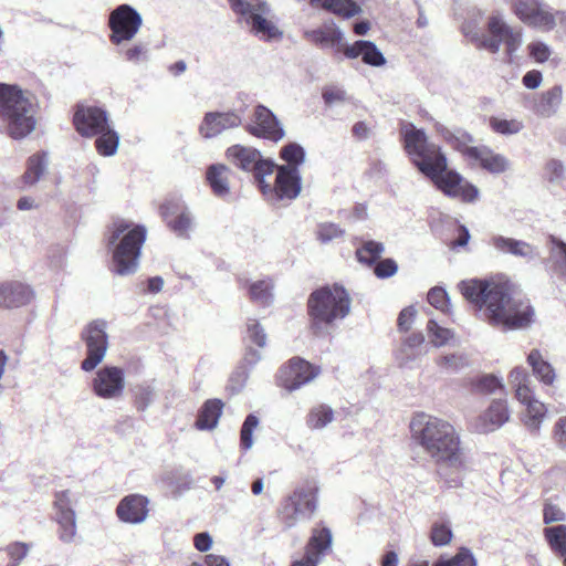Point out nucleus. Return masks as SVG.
<instances>
[{
  "label": "nucleus",
  "mask_w": 566,
  "mask_h": 566,
  "mask_svg": "<svg viewBox=\"0 0 566 566\" xmlns=\"http://www.w3.org/2000/svg\"><path fill=\"white\" fill-rule=\"evenodd\" d=\"M458 287L492 327L515 331L534 322L535 311L530 301L513 297L505 281L470 279L461 281Z\"/></svg>",
  "instance_id": "nucleus-1"
},
{
  "label": "nucleus",
  "mask_w": 566,
  "mask_h": 566,
  "mask_svg": "<svg viewBox=\"0 0 566 566\" xmlns=\"http://www.w3.org/2000/svg\"><path fill=\"white\" fill-rule=\"evenodd\" d=\"M410 431L415 441L439 465L440 471L444 468L455 472L468 469V458L460 436L447 420L420 412L411 419Z\"/></svg>",
  "instance_id": "nucleus-2"
},
{
  "label": "nucleus",
  "mask_w": 566,
  "mask_h": 566,
  "mask_svg": "<svg viewBox=\"0 0 566 566\" xmlns=\"http://www.w3.org/2000/svg\"><path fill=\"white\" fill-rule=\"evenodd\" d=\"M146 228L125 219L113 222L107 245L112 248V271L120 276L137 271L142 247L146 240Z\"/></svg>",
  "instance_id": "nucleus-3"
},
{
  "label": "nucleus",
  "mask_w": 566,
  "mask_h": 566,
  "mask_svg": "<svg viewBox=\"0 0 566 566\" xmlns=\"http://www.w3.org/2000/svg\"><path fill=\"white\" fill-rule=\"evenodd\" d=\"M38 105L33 95L18 85L2 83V119L13 139L29 136L36 127Z\"/></svg>",
  "instance_id": "nucleus-4"
},
{
  "label": "nucleus",
  "mask_w": 566,
  "mask_h": 566,
  "mask_svg": "<svg viewBox=\"0 0 566 566\" xmlns=\"http://www.w3.org/2000/svg\"><path fill=\"white\" fill-rule=\"evenodd\" d=\"M488 34H480L473 30L470 24L462 27V32L472 42L476 43L479 49L497 53L501 45L505 46L510 57L521 48L523 43V31L520 27H513L507 23L504 15L500 12H493L486 21Z\"/></svg>",
  "instance_id": "nucleus-5"
},
{
  "label": "nucleus",
  "mask_w": 566,
  "mask_h": 566,
  "mask_svg": "<svg viewBox=\"0 0 566 566\" xmlns=\"http://www.w3.org/2000/svg\"><path fill=\"white\" fill-rule=\"evenodd\" d=\"M352 300L340 285L324 286L314 291L307 301L312 327L318 333L323 327L345 318L350 312Z\"/></svg>",
  "instance_id": "nucleus-6"
},
{
  "label": "nucleus",
  "mask_w": 566,
  "mask_h": 566,
  "mask_svg": "<svg viewBox=\"0 0 566 566\" xmlns=\"http://www.w3.org/2000/svg\"><path fill=\"white\" fill-rule=\"evenodd\" d=\"M401 135L407 154L424 176H434L436 171L448 168L447 157L438 145L429 140L423 129L408 123L402 126Z\"/></svg>",
  "instance_id": "nucleus-7"
},
{
  "label": "nucleus",
  "mask_w": 566,
  "mask_h": 566,
  "mask_svg": "<svg viewBox=\"0 0 566 566\" xmlns=\"http://www.w3.org/2000/svg\"><path fill=\"white\" fill-rule=\"evenodd\" d=\"M318 485L315 481L306 480L297 484L286 495L277 510L279 517L286 528L310 521L318 509Z\"/></svg>",
  "instance_id": "nucleus-8"
},
{
  "label": "nucleus",
  "mask_w": 566,
  "mask_h": 566,
  "mask_svg": "<svg viewBox=\"0 0 566 566\" xmlns=\"http://www.w3.org/2000/svg\"><path fill=\"white\" fill-rule=\"evenodd\" d=\"M232 10L239 15L250 31L261 40H272L282 36L276 25L266 19L269 7L262 0H229Z\"/></svg>",
  "instance_id": "nucleus-9"
},
{
  "label": "nucleus",
  "mask_w": 566,
  "mask_h": 566,
  "mask_svg": "<svg viewBox=\"0 0 566 566\" xmlns=\"http://www.w3.org/2000/svg\"><path fill=\"white\" fill-rule=\"evenodd\" d=\"M107 323L104 319L91 322L82 332L86 356L81 363L83 371L94 370L105 358L108 349Z\"/></svg>",
  "instance_id": "nucleus-10"
},
{
  "label": "nucleus",
  "mask_w": 566,
  "mask_h": 566,
  "mask_svg": "<svg viewBox=\"0 0 566 566\" xmlns=\"http://www.w3.org/2000/svg\"><path fill=\"white\" fill-rule=\"evenodd\" d=\"M228 157L232 163L244 171H251L263 193L269 184L265 177L271 175L275 168L273 161L263 159L261 154L251 147L234 145L227 150Z\"/></svg>",
  "instance_id": "nucleus-11"
},
{
  "label": "nucleus",
  "mask_w": 566,
  "mask_h": 566,
  "mask_svg": "<svg viewBox=\"0 0 566 566\" xmlns=\"http://www.w3.org/2000/svg\"><path fill=\"white\" fill-rule=\"evenodd\" d=\"M142 25L143 18L140 13L129 4H120L109 13V41L115 45L130 41L136 36Z\"/></svg>",
  "instance_id": "nucleus-12"
},
{
  "label": "nucleus",
  "mask_w": 566,
  "mask_h": 566,
  "mask_svg": "<svg viewBox=\"0 0 566 566\" xmlns=\"http://www.w3.org/2000/svg\"><path fill=\"white\" fill-rule=\"evenodd\" d=\"M512 11L524 24L543 32L556 27V18L543 0H514Z\"/></svg>",
  "instance_id": "nucleus-13"
},
{
  "label": "nucleus",
  "mask_w": 566,
  "mask_h": 566,
  "mask_svg": "<svg viewBox=\"0 0 566 566\" xmlns=\"http://www.w3.org/2000/svg\"><path fill=\"white\" fill-rule=\"evenodd\" d=\"M159 212L170 231L179 238H188L195 228V217L186 202L179 198L166 200Z\"/></svg>",
  "instance_id": "nucleus-14"
},
{
  "label": "nucleus",
  "mask_w": 566,
  "mask_h": 566,
  "mask_svg": "<svg viewBox=\"0 0 566 566\" xmlns=\"http://www.w3.org/2000/svg\"><path fill=\"white\" fill-rule=\"evenodd\" d=\"M93 394L104 400H114L123 396L125 390V373L117 366H104L99 368L92 381Z\"/></svg>",
  "instance_id": "nucleus-15"
},
{
  "label": "nucleus",
  "mask_w": 566,
  "mask_h": 566,
  "mask_svg": "<svg viewBox=\"0 0 566 566\" xmlns=\"http://www.w3.org/2000/svg\"><path fill=\"white\" fill-rule=\"evenodd\" d=\"M321 373L319 367L294 357L279 371V381L289 391H294L314 380Z\"/></svg>",
  "instance_id": "nucleus-16"
},
{
  "label": "nucleus",
  "mask_w": 566,
  "mask_h": 566,
  "mask_svg": "<svg viewBox=\"0 0 566 566\" xmlns=\"http://www.w3.org/2000/svg\"><path fill=\"white\" fill-rule=\"evenodd\" d=\"M247 130L253 136L272 142H279L285 135L276 116L263 105H258L254 108L252 123L247 126Z\"/></svg>",
  "instance_id": "nucleus-17"
},
{
  "label": "nucleus",
  "mask_w": 566,
  "mask_h": 566,
  "mask_svg": "<svg viewBox=\"0 0 566 566\" xmlns=\"http://www.w3.org/2000/svg\"><path fill=\"white\" fill-rule=\"evenodd\" d=\"M242 124V115L238 109L227 112H208L199 126V132L205 138H213L223 132L237 128Z\"/></svg>",
  "instance_id": "nucleus-18"
},
{
  "label": "nucleus",
  "mask_w": 566,
  "mask_h": 566,
  "mask_svg": "<svg viewBox=\"0 0 566 566\" xmlns=\"http://www.w3.org/2000/svg\"><path fill=\"white\" fill-rule=\"evenodd\" d=\"M74 125L82 136H96L109 125L107 112L97 106L81 105L74 114Z\"/></svg>",
  "instance_id": "nucleus-19"
},
{
  "label": "nucleus",
  "mask_w": 566,
  "mask_h": 566,
  "mask_svg": "<svg viewBox=\"0 0 566 566\" xmlns=\"http://www.w3.org/2000/svg\"><path fill=\"white\" fill-rule=\"evenodd\" d=\"M332 532L327 527L314 528L305 546V554L295 560L292 566H317L324 555L331 549Z\"/></svg>",
  "instance_id": "nucleus-20"
},
{
  "label": "nucleus",
  "mask_w": 566,
  "mask_h": 566,
  "mask_svg": "<svg viewBox=\"0 0 566 566\" xmlns=\"http://www.w3.org/2000/svg\"><path fill=\"white\" fill-rule=\"evenodd\" d=\"M301 192V175L297 167L281 166L277 169L275 187L271 185L265 188L264 195H270L276 199H295Z\"/></svg>",
  "instance_id": "nucleus-21"
},
{
  "label": "nucleus",
  "mask_w": 566,
  "mask_h": 566,
  "mask_svg": "<svg viewBox=\"0 0 566 566\" xmlns=\"http://www.w3.org/2000/svg\"><path fill=\"white\" fill-rule=\"evenodd\" d=\"M149 500L142 494H129L124 496L117 507L118 520L126 524L137 525L144 523L149 514Z\"/></svg>",
  "instance_id": "nucleus-22"
},
{
  "label": "nucleus",
  "mask_w": 566,
  "mask_h": 566,
  "mask_svg": "<svg viewBox=\"0 0 566 566\" xmlns=\"http://www.w3.org/2000/svg\"><path fill=\"white\" fill-rule=\"evenodd\" d=\"M564 99V88L556 84L532 97L528 108L538 117L551 118L555 116Z\"/></svg>",
  "instance_id": "nucleus-23"
},
{
  "label": "nucleus",
  "mask_w": 566,
  "mask_h": 566,
  "mask_svg": "<svg viewBox=\"0 0 566 566\" xmlns=\"http://www.w3.org/2000/svg\"><path fill=\"white\" fill-rule=\"evenodd\" d=\"M434 129L439 136L454 150L461 153L468 160L473 156V150L479 146H472L474 139L471 134L459 127H448L441 123L434 124Z\"/></svg>",
  "instance_id": "nucleus-24"
},
{
  "label": "nucleus",
  "mask_w": 566,
  "mask_h": 566,
  "mask_svg": "<svg viewBox=\"0 0 566 566\" xmlns=\"http://www.w3.org/2000/svg\"><path fill=\"white\" fill-rule=\"evenodd\" d=\"M510 419L506 400L495 399L489 408L476 419V430L483 433L501 428Z\"/></svg>",
  "instance_id": "nucleus-25"
},
{
  "label": "nucleus",
  "mask_w": 566,
  "mask_h": 566,
  "mask_svg": "<svg viewBox=\"0 0 566 566\" xmlns=\"http://www.w3.org/2000/svg\"><path fill=\"white\" fill-rule=\"evenodd\" d=\"M344 55L347 59L361 57L367 65L379 67L386 64V57L377 45L371 41L358 40L344 49Z\"/></svg>",
  "instance_id": "nucleus-26"
},
{
  "label": "nucleus",
  "mask_w": 566,
  "mask_h": 566,
  "mask_svg": "<svg viewBox=\"0 0 566 566\" xmlns=\"http://www.w3.org/2000/svg\"><path fill=\"white\" fill-rule=\"evenodd\" d=\"M472 154L470 161L479 163L483 169L491 174L499 175L510 168V160L505 156L494 153L486 146H479Z\"/></svg>",
  "instance_id": "nucleus-27"
},
{
  "label": "nucleus",
  "mask_w": 566,
  "mask_h": 566,
  "mask_svg": "<svg viewBox=\"0 0 566 566\" xmlns=\"http://www.w3.org/2000/svg\"><path fill=\"white\" fill-rule=\"evenodd\" d=\"M33 291L22 282H7L2 284V306L8 308L29 304L33 298Z\"/></svg>",
  "instance_id": "nucleus-28"
},
{
  "label": "nucleus",
  "mask_w": 566,
  "mask_h": 566,
  "mask_svg": "<svg viewBox=\"0 0 566 566\" xmlns=\"http://www.w3.org/2000/svg\"><path fill=\"white\" fill-rule=\"evenodd\" d=\"M528 366L532 368L534 377L545 386H553L557 375L551 363L544 359L539 349H532L526 358Z\"/></svg>",
  "instance_id": "nucleus-29"
},
{
  "label": "nucleus",
  "mask_w": 566,
  "mask_h": 566,
  "mask_svg": "<svg viewBox=\"0 0 566 566\" xmlns=\"http://www.w3.org/2000/svg\"><path fill=\"white\" fill-rule=\"evenodd\" d=\"M527 396L528 399L518 400L522 405L525 406L523 423L530 431L537 432L542 422L547 416V408L542 401L534 397L533 392L528 394Z\"/></svg>",
  "instance_id": "nucleus-30"
},
{
  "label": "nucleus",
  "mask_w": 566,
  "mask_h": 566,
  "mask_svg": "<svg viewBox=\"0 0 566 566\" xmlns=\"http://www.w3.org/2000/svg\"><path fill=\"white\" fill-rule=\"evenodd\" d=\"M49 166V153L39 151L31 155L27 160L25 171L22 181L25 186H34L45 174Z\"/></svg>",
  "instance_id": "nucleus-31"
},
{
  "label": "nucleus",
  "mask_w": 566,
  "mask_h": 566,
  "mask_svg": "<svg viewBox=\"0 0 566 566\" xmlns=\"http://www.w3.org/2000/svg\"><path fill=\"white\" fill-rule=\"evenodd\" d=\"M223 403L219 399L207 400L199 410L196 428L199 430H213L222 415Z\"/></svg>",
  "instance_id": "nucleus-32"
},
{
  "label": "nucleus",
  "mask_w": 566,
  "mask_h": 566,
  "mask_svg": "<svg viewBox=\"0 0 566 566\" xmlns=\"http://www.w3.org/2000/svg\"><path fill=\"white\" fill-rule=\"evenodd\" d=\"M231 175L230 168L224 165H211L207 170V180L218 197H226L230 192L229 177Z\"/></svg>",
  "instance_id": "nucleus-33"
},
{
  "label": "nucleus",
  "mask_w": 566,
  "mask_h": 566,
  "mask_svg": "<svg viewBox=\"0 0 566 566\" xmlns=\"http://www.w3.org/2000/svg\"><path fill=\"white\" fill-rule=\"evenodd\" d=\"M427 177L430 178L444 195L451 198H458V189L463 180L460 174L446 168L436 171L434 176Z\"/></svg>",
  "instance_id": "nucleus-34"
},
{
  "label": "nucleus",
  "mask_w": 566,
  "mask_h": 566,
  "mask_svg": "<svg viewBox=\"0 0 566 566\" xmlns=\"http://www.w3.org/2000/svg\"><path fill=\"white\" fill-rule=\"evenodd\" d=\"M335 418L333 408L325 403L312 407L306 416V426L313 430L326 428Z\"/></svg>",
  "instance_id": "nucleus-35"
},
{
  "label": "nucleus",
  "mask_w": 566,
  "mask_h": 566,
  "mask_svg": "<svg viewBox=\"0 0 566 566\" xmlns=\"http://www.w3.org/2000/svg\"><path fill=\"white\" fill-rule=\"evenodd\" d=\"M312 6H321L337 15L350 18L359 13L360 8L353 0H310Z\"/></svg>",
  "instance_id": "nucleus-36"
},
{
  "label": "nucleus",
  "mask_w": 566,
  "mask_h": 566,
  "mask_svg": "<svg viewBox=\"0 0 566 566\" xmlns=\"http://www.w3.org/2000/svg\"><path fill=\"white\" fill-rule=\"evenodd\" d=\"M80 496L71 490L57 491L54 494L53 514L76 515L75 506Z\"/></svg>",
  "instance_id": "nucleus-37"
},
{
  "label": "nucleus",
  "mask_w": 566,
  "mask_h": 566,
  "mask_svg": "<svg viewBox=\"0 0 566 566\" xmlns=\"http://www.w3.org/2000/svg\"><path fill=\"white\" fill-rule=\"evenodd\" d=\"M273 287L271 279L252 282L249 286L250 298L262 306H269L273 302Z\"/></svg>",
  "instance_id": "nucleus-38"
},
{
  "label": "nucleus",
  "mask_w": 566,
  "mask_h": 566,
  "mask_svg": "<svg viewBox=\"0 0 566 566\" xmlns=\"http://www.w3.org/2000/svg\"><path fill=\"white\" fill-rule=\"evenodd\" d=\"M96 136L95 146L98 154L102 156H113L117 151L119 136L111 124L106 128H103Z\"/></svg>",
  "instance_id": "nucleus-39"
},
{
  "label": "nucleus",
  "mask_w": 566,
  "mask_h": 566,
  "mask_svg": "<svg viewBox=\"0 0 566 566\" xmlns=\"http://www.w3.org/2000/svg\"><path fill=\"white\" fill-rule=\"evenodd\" d=\"M530 375L524 367L517 366L513 368L509 375V382L515 389V397L517 400L528 399V394L532 392L530 384Z\"/></svg>",
  "instance_id": "nucleus-40"
},
{
  "label": "nucleus",
  "mask_w": 566,
  "mask_h": 566,
  "mask_svg": "<svg viewBox=\"0 0 566 566\" xmlns=\"http://www.w3.org/2000/svg\"><path fill=\"white\" fill-rule=\"evenodd\" d=\"M156 387L153 382H142L133 389L134 406L138 411H145L156 399Z\"/></svg>",
  "instance_id": "nucleus-41"
},
{
  "label": "nucleus",
  "mask_w": 566,
  "mask_h": 566,
  "mask_svg": "<svg viewBox=\"0 0 566 566\" xmlns=\"http://www.w3.org/2000/svg\"><path fill=\"white\" fill-rule=\"evenodd\" d=\"M305 35L322 48H332L343 39V33L336 28L312 30L307 31Z\"/></svg>",
  "instance_id": "nucleus-42"
},
{
  "label": "nucleus",
  "mask_w": 566,
  "mask_h": 566,
  "mask_svg": "<svg viewBox=\"0 0 566 566\" xmlns=\"http://www.w3.org/2000/svg\"><path fill=\"white\" fill-rule=\"evenodd\" d=\"M53 520L59 525V539L66 544L73 543L77 535L76 515L53 514Z\"/></svg>",
  "instance_id": "nucleus-43"
},
{
  "label": "nucleus",
  "mask_w": 566,
  "mask_h": 566,
  "mask_svg": "<svg viewBox=\"0 0 566 566\" xmlns=\"http://www.w3.org/2000/svg\"><path fill=\"white\" fill-rule=\"evenodd\" d=\"M545 538L551 548L560 556H566V525L546 527Z\"/></svg>",
  "instance_id": "nucleus-44"
},
{
  "label": "nucleus",
  "mask_w": 566,
  "mask_h": 566,
  "mask_svg": "<svg viewBox=\"0 0 566 566\" xmlns=\"http://www.w3.org/2000/svg\"><path fill=\"white\" fill-rule=\"evenodd\" d=\"M385 247L382 243L368 240L363 243L356 251V256L360 263L367 265L374 264L384 253Z\"/></svg>",
  "instance_id": "nucleus-45"
},
{
  "label": "nucleus",
  "mask_w": 566,
  "mask_h": 566,
  "mask_svg": "<svg viewBox=\"0 0 566 566\" xmlns=\"http://www.w3.org/2000/svg\"><path fill=\"white\" fill-rule=\"evenodd\" d=\"M452 537L453 533L449 521L441 520L432 523L430 541L434 546H446L452 541Z\"/></svg>",
  "instance_id": "nucleus-46"
},
{
  "label": "nucleus",
  "mask_w": 566,
  "mask_h": 566,
  "mask_svg": "<svg viewBox=\"0 0 566 566\" xmlns=\"http://www.w3.org/2000/svg\"><path fill=\"white\" fill-rule=\"evenodd\" d=\"M433 566H476V562L471 551L462 547L453 557H441Z\"/></svg>",
  "instance_id": "nucleus-47"
},
{
  "label": "nucleus",
  "mask_w": 566,
  "mask_h": 566,
  "mask_svg": "<svg viewBox=\"0 0 566 566\" xmlns=\"http://www.w3.org/2000/svg\"><path fill=\"white\" fill-rule=\"evenodd\" d=\"M527 52L530 57L538 64H544L552 60L554 51L543 41H533L527 44Z\"/></svg>",
  "instance_id": "nucleus-48"
},
{
  "label": "nucleus",
  "mask_w": 566,
  "mask_h": 566,
  "mask_svg": "<svg viewBox=\"0 0 566 566\" xmlns=\"http://www.w3.org/2000/svg\"><path fill=\"white\" fill-rule=\"evenodd\" d=\"M491 128L502 135H515L523 129V123L518 119L490 118Z\"/></svg>",
  "instance_id": "nucleus-49"
},
{
  "label": "nucleus",
  "mask_w": 566,
  "mask_h": 566,
  "mask_svg": "<svg viewBox=\"0 0 566 566\" xmlns=\"http://www.w3.org/2000/svg\"><path fill=\"white\" fill-rule=\"evenodd\" d=\"M281 157L289 164L287 166L297 167L305 159L303 147L296 143H290L281 149Z\"/></svg>",
  "instance_id": "nucleus-50"
},
{
  "label": "nucleus",
  "mask_w": 566,
  "mask_h": 566,
  "mask_svg": "<svg viewBox=\"0 0 566 566\" xmlns=\"http://www.w3.org/2000/svg\"><path fill=\"white\" fill-rule=\"evenodd\" d=\"M428 331L431 335V342L436 347H441L448 344L454 336V333L449 329L439 326L434 321L428 322Z\"/></svg>",
  "instance_id": "nucleus-51"
},
{
  "label": "nucleus",
  "mask_w": 566,
  "mask_h": 566,
  "mask_svg": "<svg viewBox=\"0 0 566 566\" xmlns=\"http://www.w3.org/2000/svg\"><path fill=\"white\" fill-rule=\"evenodd\" d=\"M474 390L481 394H493L497 389L503 390L501 379L493 375H485L473 381Z\"/></svg>",
  "instance_id": "nucleus-52"
},
{
  "label": "nucleus",
  "mask_w": 566,
  "mask_h": 566,
  "mask_svg": "<svg viewBox=\"0 0 566 566\" xmlns=\"http://www.w3.org/2000/svg\"><path fill=\"white\" fill-rule=\"evenodd\" d=\"M259 424V419L254 415H249L241 428V447L244 450H249L253 446V431Z\"/></svg>",
  "instance_id": "nucleus-53"
},
{
  "label": "nucleus",
  "mask_w": 566,
  "mask_h": 566,
  "mask_svg": "<svg viewBox=\"0 0 566 566\" xmlns=\"http://www.w3.org/2000/svg\"><path fill=\"white\" fill-rule=\"evenodd\" d=\"M247 337L250 342L263 348L266 345V334L262 325L254 318H249L247 323Z\"/></svg>",
  "instance_id": "nucleus-54"
},
{
  "label": "nucleus",
  "mask_w": 566,
  "mask_h": 566,
  "mask_svg": "<svg viewBox=\"0 0 566 566\" xmlns=\"http://www.w3.org/2000/svg\"><path fill=\"white\" fill-rule=\"evenodd\" d=\"M437 364L440 367L446 368L450 371H458V370L467 367L469 365V360H468L467 356L463 354H451V355L441 356L437 360Z\"/></svg>",
  "instance_id": "nucleus-55"
},
{
  "label": "nucleus",
  "mask_w": 566,
  "mask_h": 566,
  "mask_svg": "<svg viewBox=\"0 0 566 566\" xmlns=\"http://www.w3.org/2000/svg\"><path fill=\"white\" fill-rule=\"evenodd\" d=\"M344 232L345 231L342 228H339L337 224L325 222V223H321L317 227L316 234H317V239L322 243H328V242L333 241L334 239L340 238L344 234Z\"/></svg>",
  "instance_id": "nucleus-56"
},
{
  "label": "nucleus",
  "mask_w": 566,
  "mask_h": 566,
  "mask_svg": "<svg viewBox=\"0 0 566 566\" xmlns=\"http://www.w3.org/2000/svg\"><path fill=\"white\" fill-rule=\"evenodd\" d=\"M516 244L517 239L514 238H509L501 234H494L490 238V245L503 254L513 255Z\"/></svg>",
  "instance_id": "nucleus-57"
},
{
  "label": "nucleus",
  "mask_w": 566,
  "mask_h": 566,
  "mask_svg": "<svg viewBox=\"0 0 566 566\" xmlns=\"http://www.w3.org/2000/svg\"><path fill=\"white\" fill-rule=\"evenodd\" d=\"M513 256L522 258L526 262H532L541 256L539 249L526 241L517 240L516 248L514 249Z\"/></svg>",
  "instance_id": "nucleus-58"
},
{
  "label": "nucleus",
  "mask_w": 566,
  "mask_h": 566,
  "mask_svg": "<svg viewBox=\"0 0 566 566\" xmlns=\"http://www.w3.org/2000/svg\"><path fill=\"white\" fill-rule=\"evenodd\" d=\"M6 552L10 558L7 566H19L21 560L28 555L29 546L25 543H12L7 546Z\"/></svg>",
  "instance_id": "nucleus-59"
},
{
  "label": "nucleus",
  "mask_w": 566,
  "mask_h": 566,
  "mask_svg": "<svg viewBox=\"0 0 566 566\" xmlns=\"http://www.w3.org/2000/svg\"><path fill=\"white\" fill-rule=\"evenodd\" d=\"M428 302L442 312L449 311V297L442 287H433L428 293Z\"/></svg>",
  "instance_id": "nucleus-60"
},
{
  "label": "nucleus",
  "mask_w": 566,
  "mask_h": 566,
  "mask_svg": "<svg viewBox=\"0 0 566 566\" xmlns=\"http://www.w3.org/2000/svg\"><path fill=\"white\" fill-rule=\"evenodd\" d=\"M127 61L139 64L149 60V50L145 44H136L125 52Z\"/></svg>",
  "instance_id": "nucleus-61"
},
{
  "label": "nucleus",
  "mask_w": 566,
  "mask_h": 566,
  "mask_svg": "<svg viewBox=\"0 0 566 566\" xmlns=\"http://www.w3.org/2000/svg\"><path fill=\"white\" fill-rule=\"evenodd\" d=\"M545 175L551 182H559L565 175V168L562 161L551 159L545 165Z\"/></svg>",
  "instance_id": "nucleus-62"
},
{
  "label": "nucleus",
  "mask_w": 566,
  "mask_h": 566,
  "mask_svg": "<svg viewBox=\"0 0 566 566\" xmlns=\"http://www.w3.org/2000/svg\"><path fill=\"white\" fill-rule=\"evenodd\" d=\"M398 271V265L392 259H385L377 263L375 266V274L379 279H387L395 275Z\"/></svg>",
  "instance_id": "nucleus-63"
},
{
  "label": "nucleus",
  "mask_w": 566,
  "mask_h": 566,
  "mask_svg": "<svg viewBox=\"0 0 566 566\" xmlns=\"http://www.w3.org/2000/svg\"><path fill=\"white\" fill-rule=\"evenodd\" d=\"M554 439L556 444L566 451V416L560 417L554 426Z\"/></svg>",
  "instance_id": "nucleus-64"
}]
</instances>
